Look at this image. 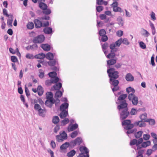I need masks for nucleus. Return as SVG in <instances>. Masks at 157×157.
<instances>
[{"mask_svg": "<svg viewBox=\"0 0 157 157\" xmlns=\"http://www.w3.org/2000/svg\"><path fill=\"white\" fill-rule=\"evenodd\" d=\"M128 104L125 101H124L122 103L117 106V108L120 111V118L124 120L126 118L129 114L127 108Z\"/></svg>", "mask_w": 157, "mask_h": 157, "instance_id": "f257e3e1", "label": "nucleus"}, {"mask_svg": "<svg viewBox=\"0 0 157 157\" xmlns=\"http://www.w3.org/2000/svg\"><path fill=\"white\" fill-rule=\"evenodd\" d=\"M107 72L109 78V82H113L114 81L118 80L116 79L119 77V72L116 71L114 68H112L108 69Z\"/></svg>", "mask_w": 157, "mask_h": 157, "instance_id": "f03ea898", "label": "nucleus"}, {"mask_svg": "<svg viewBox=\"0 0 157 157\" xmlns=\"http://www.w3.org/2000/svg\"><path fill=\"white\" fill-rule=\"evenodd\" d=\"M122 43V38H120L115 43H113L109 45V48L111 49V52H117L118 50V48L116 47H119Z\"/></svg>", "mask_w": 157, "mask_h": 157, "instance_id": "7ed1b4c3", "label": "nucleus"}, {"mask_svg": "<svg viewBox=\"0 0 157 157\" xmlns=\"http://www.w3.org/2000/svg\"><path fill=\"white\" fill-rule=\"evenodd\" d=\"M79 150L81 152L78 157H89V151L87 147L84 146L81 147Z\"/></svg>", "mask_w": 157, "mask_h": 157, "instance_id": "20e7f679", "label": "nucleus"}, {"mask_svg": "<svg viewBox=\"0 0 157 157\" xmlns=\"http://www.w3.org/2000/svg\"><path fill=\"white\" fill-rule=\"evenodd\" d=\"M67 135L65 131H63L59 132V135L56 136V139L59 142H62L67 139Z\"/></svg>", "mask_w": 157, "mask_h": 157, "instance_id": "39448f33", "label": "nucleus"}, {"mask_svg": "<svg viewBox=\"0 0 157 157\" xmlns=\"http://www.w3.org/2000/svg\"><path fill=\"white\" fill-rule=\"evenodd\" d=\"M131 121L130 120H126L122 121V125L125 126L124 129H132L134 127V125L131 124Z\"/></svg>", "mask_w": 157, "mask_h": 157, "instance_id": "423d86ee", "label": "nucleus"}, {"mask_svg": "<svg viewBox=\"0 0 157 157\" xmlns=\"http://www.w3.org/2000/svg\"><path fill=\"white\" fill-rule=\"evenodd\" d=\"M45 39L44 36L43 35H39L37 37H35L33 40V42L34 43H40L43 42Z\"/></svg>", "mask_w": 157, "mask_h": 157, "instance_id": "0eeeda50", "label": "nucleus"}, {"mask_svg": "<svg viewBox=\"0 0 157 157\" xmlns=\"http://www.w3.org/2000/svg\"><path fill=\"white\" fill-rule=\"evenodd\" d=\"M118 3L117 2H114L111 5V6L113 8V11L115 12H123V10L119 7L118 6Z\"/></svg>", "mask_w": 157, "mask_h": 157, "instance_id": "6e6552de", "label": "nucleus"}, {"mask_svg": "<svg viewBox=\"0 0 157 157\" xmlns=\"http://www.w3.org/2000/svg\"><path fill=\"white\" fill-rule=\"evenodd\" d=\"M82 142V139L81 137H78L75 140L71 142V145L72 147H74L75 145H80Z\"/></svg>", "mask_w": 157, "mask_h": 157, "instance_id": "1a4fd4ad", "label": "nucleus"}, {"mask_svg": "<svg viewBox=\"0 0 157 157\" xmlns=\"http://www.w3.org/2000/svg\"><path fill=\"white\" fill-rule=\"evenodd\" d=\"M110 83L114 86V87L113 88H112V86L111 87L113 92L117 91L119 89V87L118 86V85L119 84V81L118 80H115L113 82H110Z\"/></svg>", "mask_w": 157, "mask_h": 157, "instance_id": "9d476101", "label": "nucleus"}, {"mask_svg": "<svg viewBox=\"0 0 157 157\" xmlns=\"http://www.w3.org/2000/svg\"><path fill=\"white\" fill-rule=\"evenodd\" d=\"M78 127V125L76 123L74 124H70L67 127V130L68 132L73 131L76 129Z\"/></svg>", "mask_w": 157, "mask_h": 157, "instance_id": "9b49d317", "label": "nucleus"}, {"mask_svg": "<svg viewBox=\"0 0 157 157\" xmlns=\"http://www.w3.org/2000/svg\"><path fill=\"white\" fill-rule=\"evenodd\" d=\"M126 91L128 94V98H130V97H132L134 95V93L135 92V90L133 88L130 86L127 88Z\"/></svg>", "mask_w": 157, "mask_h": 157, "instance_id": "f8f14e48", "label": "nucleus"}, {"mask_svg": "<svg viewBox=\"0 0 157 157\" xmlns=\"http://www.w3.org/2000/svg\"><path fill=\"white\" fill-rule=\"evenodd\" d=\"M130 98H128L129 100L130 101H132V104L133 105H136L138 102V98L137 97H136L135 95H134L132 97H130Z\"/></svg>", "mask_w": 157, "mask_h": 157, "instance_id": "ddd939ff", "label": "nucleus"}, {"mask_svg": "<svg viewBox=\"0 0 157 157\" xmlns=\"http://www.w3.org/2000/svg\"><path fill=\"white\" fill-rule=\"evenodd\" d=\"M145 122V121L142 120L136 121L133 124L134 126H139L140 127H145L146 125Z\"/></svg>", "mask_w": 157, "mask_h": 157, "instance_id": "4468645a", "label": "nucleus"}, {"mask_svg": "<svg viewBox=\"0 0 157 157\" xmlns=\"http://www.w3.org/2000/svg\"><path fill=\"white\" fill-rule=\"evenodd\" d=\"M48 62V63L49 66H53L55 65L56 64H58V62L57 59H53L52 60Z\"/></svg>", "mask_w": 157, "mask_h": 157, "instance_id": "2eb2a0df", "label": "nucleus"}, {"mask_svg": "<svg viewBox=\"0 0 157 157\" xmlns=\"http://www.w3.org/2000/svg\"><path fill=\"white\" fill-rule=\"evenodd\" d=\"M34 22L35 23L36 28H39L42 27V23L39 20L36 19L34 20Z\"/></svg>", "mask_w": 157, "mask_h": 157, "instance_id": "dca6fc26", "label": "nucleus"}, {"mask_svg": "<svg viewBox=\"0 0 157 157\" xmlns=\"http://www.w3.org/2000/svg\"><path fill=\"white\" fill-rule=\"evenodd\" d=\"M54 104V100H48L47 99L45 102V104L49 108H51L52 105Z\"/></svg>", "mask_w": 157, "mask_h": 157, "instance_id": "f3484780", "label": "nucleus"}, {"mask_svg": "<svg viewBox=\"0 0 157 157\" xmlns=\"http://www.w3.org/2000/svg\"><path fill=\"white\" fill-rule=\"evenodd\" d=\"M9 18L7 19V25L9 27H12V23L13 21V16L10 14V16L8 17Z\"/></svg>", "mask_w": 157, "mask_h": 157, "instance_id": "a211bd4d", "label": "nucleus"}, {"mask_svg": "<svg viewBox=\"0 0 157 157\" xmlns=\"http://www.w3.org/2000/svg\"><path fill=\"white\" fill-rule=\"evenodd\" d=\"M69 146L72 147L71 145V142L70 143L66 142L61 146L60 148L61 149L64 150L67 149Z\"/></svg>", "mask_w": 157, "mask_h": 157, "instance_id": "6ab92c4d", "label": "nucleus"}, {"mask_svg": "<svg viewBox=\"0 0 157 157\" xmlns=\"http://www.w3.org/2000/svg\"><path fill=\"white\" fill-rule=\"evenodd\" d=\"M37 45L36 43H35L32 45L27 46L26 48V49L28 51L30 49L34 50L37 49Z\"/></svg>", "mask_w": 157, "mask_h": 157, "instance_id": "aec40b11", "label": "nucleus"}, {"mask_svg": "<svg viewBox=\"0 0 157 157\" xmlns=\"http://www.w3.org/2000/svg\"><path fill=\"white\" fill-rule=\"evenodd\" d=\"M69 104L67 102H64L63 103L60 107V110L66 111V109L68 108Z\"/></svg>", "mask_w": 157, "mask_h": 157, "instance_id": "412c9836", "label": "nucleus"}, {"mask_svg": "<svg viewBox=\"0 0 157 157\" xmlns=\"http://www.w3.org/2000/svg\"><path fill=\"white\" fill-rule=\"evenodd\" d=\"M127 95L126 94H124L120 96L118 98V100L120 101V104H121L124 101L126 102L124 99L127 97Z\"/></svg>", "mask_w": 157, "mask_h": 157, "instance_id": "4be33fe9", "label": "nucleus"}, {"mask_svg": "<svg viewBox=\"0 0 157 157\" xmlns=\"http://www.w3.org/2000/svg\"><path fill=\"white\" fill-rule=\"evenodd\" d=\"M125 79L127 81L131 82L133 81L134 77L131 74L128 73L127 74L125 77Z\"/></svg>", "mask_w": 157, "mask_h": 157, "instance_id": "5701e85b", "label": "nucleus"}, {"mask_svg": "<svg viewBox=\"0 0 157 157\" xmlns=\"http://www.w3.org/2000/svg\"><path fill=\"white\" fill-rule=\"evenodd\" d=\"M41 47L45 51H48L50 49V46L48 44H42L41 45Z\"/></svg>", "mask_w": 157, "mask_h": 157, "instance_id": "b1692460", "label": "nucleus"}, {"mask_svg": "<svg viewBox=\"0 0 157 157\" xmlns=\"http://www.w3.org/2000/svg\"><path fill=\"white\" fill-rule=\"evenodd\" d=\"M62 111L59 114V116L61 118H65L68 115L67 111L61 110Z\"/></svg>", "mask_w": 157, "mask_h": 157, "instance_id": "393cba45", "label": "nucleus"}, {"mask_svg": "<svg viewBox=\"0 0 157 157\" xmlns=\"http://www.w3.org/2000/svg\"><path fill=\"white\" fill-rule=\"evenodd\" d=\"M116 59H111L107 60V64L109 66L108 68H110L109 66L110 65H114L116 63Z\"/></svg>", "mask_w": 157, "mask_h": 157, "instance_id": "a878e982", "label": "nucleus"}, {"mask_svg": "<svg viewBox=\"0 0 157 157\" xmlns=\"http://www.w3.org/2000/svg\"><path fill=\"white\" fill-rule=\"evenodd\" d=\"M63 92V89L62 91L58 90L55 94V98H58L61 97L62 96Z\"/></svg>", "mask_w": 157, "mask_h": 157, "instance_id": "bb28decb", "label": "nucleus"}, {"mask_svg": "<svg viewBox=\"0 0 157 157\" xmlns=\"http://www.w3.org/2000/svg\"><path fill=\"white\" fill-rule=\"evenodd\" d=\"M43 31L44 32L47 34H51L52 32V29L50 27H46L44 29Z\"/></svg>", "mask_w": 157, "mask_h": 157, "instance_id": "cd10ccee", "label": "nucleus"}, {"mask_svg": "<svg viewBox=\"0 0 157 157\" xmlns=\"http://www.w3.org/2000/svg\"><path fill=\"white\" fill-rule=\"evenodd\" d=\"M62 86V84L60 82L56 83L53 86L54 89L55 90H59Z\"/></svg>", "mask_w": 157, "mask_h": 157, "instance_id": "c85d7f7f", "label": "nucleus"}, {"mask_svg": "<svg viewBox=\"0 0 157 157\" xmlns=\"http://www.w3.org/2000/svg\"><path fill=\"white\" fill-rule=\"evenodd\" d=\"M142 35L143 36L145 37H147L150 35V33L146 29H142Z\"/></svg>", "mask_w": 157, "mask_h": 157, "instance_id": "c756f323", "label": "nucleus"}, {"mask_svg": "<svg viewBox=\"0 0 157 157\" xmlns=\"http://www.w3.org/2000/svg\"><path fill=\"white\" fill-rule=\"evenodd\" d=\"M53 95L51 92H48L46 94V98L48 100H54L53 98Z\"/></svg>", "mask_w": 157, "mask_h": 157, "instance_id": "7c9ffc66", "label": "nucleus"}, {"mask_svg": "<svg viewBox=\"0 0 157 157\" xmlns=\"http://www.w3.org/2000/svg\"><path fill=\"white\" fill-rule=\"evenodd\" d=\"M45 57L48 59L52 60L54 58V55L52 53L49 52L45 55Z\"/></svg>", "mask_w": 157, "mask_h": 157, "instance_id": "2f4dec72", "label": "nucleus"}, {"mask_svg": "<svg viewBox=\"0 0 157 157\" xmlns=\"http://www.w3.org/2000/svg\"><path fill=\"white\" fill-rule=\"evenodd\" d=\"M45 55L43 53H41L35 56V58L43 59L45 57Z\"/></svg>", "mask_w": 157, "mask_h": 157, "instance_id": "473e14b6", "label": "nucleus"}, {"mask_svg": "<svg viewBox=\"0 0 157 157\" xmlns=\"http://www.w3.org/2000/svg\"><path fill=\"white\" fill-rule=\"evenodd\" d=\"M39 6L41 9L44 10L47 8L48 6L47 5L43 2H40L39 4Z\"/></svg>", "mask_w": 157, "mask_h": 157, "instance_id": "72a5a7b5", "label": "nucleus"}, {"mask_svg": "<svg viewBox=\"0 0 157 157\" xmlns=\"http://www.w3.org/2000/svg\"><path fill=\"white\" fill-rule=\"evenodd\" d=\"M37 92L39 96H41L43 94L44 91L43 87L40 86H39L37 87Z\"/></svg>", "mask_w": 157, "mask_h": 157, "instance_id": "f704fd0d", "label": "nucleus"}, {"mask_svg": "<svg viewBox=\"0 0 157 157\" xmlns=\"http://www.w3.org/2000/svg\"><path fill=\"white\" fill-rule=\"evenodd\" d=\"M38 113L39 116L44 117L45 114H44V113L45 112V110L44 109H40L38 111Z\"/></svg>", "mask_w": 157, "mask_h": 157, "instance_id": "c9c22d12", "label": "nucleus"}, {"mask_svg": "<svg viewBox=\"0 0 157 157\" xmlns=\"http://www.w3.org/2000/svg\"><path fill=\"white\" fill-rule=\"evenodd\" d=\"M151 144V142L150 141H147L146 142H144L141 144V147H146L149 146Z\"/></svg>", "mask_w": 157, "mask_h": 157, "instance_id": "e433bc0d", "label": "nucleus"}, {"mask_svg": "<svg viewBox=\"0 0 157 157\" xmlns=\"http://www.w3.org/2000/svg\"><path fill=\"white\" fill-rule=\"evenodd\" d=\"M59 117L57 116H54L52 119V122L55 124H57L59 121Z\"/></svg>", "mask_w": 157, "mask_h": 157, "instance_id": "4c0bfd02", "label": "nucleus"}, {"mask_svg": "<svg viewBox=\"0 0 157 157\" xmlns=\"http://www.w3.org/2000/svg\"><path fill=\"white\" fill-rule=\"evenodd\" d=\"M78 132H79L78 130H76L72 132L70 134L71 137L72 138H75L77 136Z\"/></svg>", "mask_w": 157, "mask_h": 157, "instance_id": "58836bf2", "label": "nucleus"}, {"mask_svg": "<svg viewBox=\"0 0 157 157\" xmlns=\"http://www.w3.org/2000/svg\"><path fill=\"white\" fill-rule=\"evenodd\" d=\"M145 121L147 122H149V124L151 125H153L155 124V121L154 119H145Z\"/></svg>", "mask_w": 157, "mask_h": 157, "instance_id": "ea45409f", "label": "nucleus"}, {"mask_svg": "<svg viewBox=\"0 0 157 157\" xmlns=\"http://www.w3.org/2000/svg\"><path fill=\"white\" fill-rule=\"evenodd\" d=\"M126 129L128 130L127 132H125L128 136H129V134L133 133L136 132V129Z\"/></svg>", "mask_w": 157, "mask_h": 157, "instance_id": "a19ab883", "label": "nucleus"}, {"mask_svg": "<svg viewBox=\"0 0 157 157\" xmlns=\"http://www.w3.org/2000/svg\"><path fill=\"white\" fill-rule=\"evenodd\" d=\"M34 24L33 22H29L27 25V27L28 29H31L34 28Z\"/></svg>", "mask_w": 157, "mask_h": 157, "instance_id": "79ce46f5", "label": "nucleus"}, {"mask_svg": "<svg viewBox=\"0 0 157 157\" xmlns=\"http://www.w3.org/2000/svg\"><path fill=\"white\" fill-rule=\"evenodd\" d=\"M116 52H111V53L109 54L107 56V57L109 59L113 58L115 56V53Z\"/></svg>", "mask_w": 157, "mask_h": 157, "instance_id": "37998d69", "label": "nucleus"}, {"mask_svg": "<svg viewBox=\"0 0 157 157\" xmlns=\"http://www.w3.org/2000/svg\"><path fill=\"white\" fill-rule=\"evenodd\" d=\"M76 153V151L74 150H72L67 154V156L68 157H73Z\"/></svg>", "mask_w": 157, "mask_h": 157, "instance_id": "c03bdc74", "label": "nucleus"}, {"mask_svg": "<svg viewBox=\"0 0 157 157\" xmlns=\"http://www.w3.org/2000/svg\"><path fill=\"white\" fill-rule=\"evenodd\" d=\"M142 134L143 132L142 131H140L136 133L135 134V136L136 138H138L141 137Z\"/></svg>", "mask_w": 157, "mask_h": 157, "instance_id": "a18cd8bd", "label": "nucleus"}, {"mask_svg": "<svg viewBox=\"0 0 157 157\" xmlns=\"http://www.w3.org/2000/svg\"><path fill=\"white\" fill-rule=\"evenodd\" d=\"M48 75L49 76L51 77V78L56 77L57 76V73L55 71L50 72L48 73Z\"/></svg>", "mask_w": 157, "mask_h": 157, "instance_id": "49530a36", "label": "nucleus"}, {"mask_svg": "<svg viewBox=\"0 0 157 157\" xmlns=\"http://www.w3.org/2000/svg\"><path fill=\"white\" fill-rule=\"evenodd\" d=\"M69 120L67 118H65L62 121L61 123L63 125H65L69 122Z\"/></svg>", "mask_w": 157, "mask_h": 157, "instance_id": "de8ad7c7", "label": "nucleus"}, {"mask_svg": "<svg viewBox=\"0 0 157 157\" xmlns=\"http://www.w3.org/2000/svg\"><path fill=\"white\" fill-rule=\"evenodd\" d=\"M26 58L29 59H33L35 58V56L32 54L30 53L27 54L25 56Z\"/></svg>", "mask_w": 157, "mask_h": 157, "instance_id": "09e8293b", "label": "nucleus"}, {"mask_svg": "<svg viewBox=\"0 0 157 157\" xmlns=\"http://www.w3.org/2000/svg\"><path fill=\"white\" fill-rule=\"evenodd\" d=\"M99 33L100 36H101L105 35L106 32L104 29H101L99 31Z\"/></svg>", "mask_w": 157, "mask_h": 157, "instance_id": "8fccbe9b", "label": "nucleus"}, {"mask_svg": "<svg viewBox=\"0 0 157 157\" xmlns=\"http://www.w3.org/2000/svg\"><path fill=\"white\" fill-rule=\"evenodd\" d=\"M51 78L52 83H56L59 81V78L57 76Z\"/></svg>", "mask_w": 157, "mask_h": 157, "instance_id": "3c124183", "label": "nucleus"}, {"mask_svg": "<svg viewBox=\"0 0 157 157\" xmlns=\"http://www.w3.org/2000/svg\"><path fill=\"white\" fill-rule=\"evenodd\" d=\"M143 141V140L142 138H140L138 140H137V149H140L141 147H140L138 145L140 144H141Z\"/></svg>", "mask_w": 157, "mask_h": 157, "instance_id": "603ef678", "label": "nucleus"}, {"mask_svg": "<svg viewBox=\"0 0 157 157\" xmlns=\"http://www.w3.org/2000/svg\"><path fill=\"white\" fill-rule=\"evenodd\" d=\"M122 43L126 45H129L130 43L128 40L126 38H124L123 40L122 39Z\"/></svg>", "mask_w": 157, "mask_h": 157, "instance_id": "864d4df0", "label": "nucleus"}, {"mask_svg": "<svg viewBox=\"0 0 157 157\" xmlns=\"http://www.w3.org/2000/svg\"><path fill=\"white\" fill-rule=\"evenodd\" d=\"M140 46L143 49H145L146 48L145 44L142 41H140L139 43Z\"/></svg>", "mask_w": 157, "mask_h": 157, "instance_id": "5fc2aeb1", "label": "nucleus"}, {"mask_svg": "<svg viewBox=\"0 0 157 157\" xmlns=\"http://www.w3.org/2000/svg\"><path fill=\"white\" fill-rule=\"evenodd\" d=\"M99 39L101 41L103 42H105L107 40L108 37L106 35H105L103 36H101V39L99 37Z\"/></svg>", "mask_w": 157, "mask_h": 157, "instance_id": "6e6d98bb", "label": "nucleus"}, {"mask_svg": "<svg viewBox=\"0 0 157 157\" xmlns=\"http://www.w3.org/2000/svg\"><path fill=\"white\" fill-rule=\"evenodd\" d=\"M147 117V114L146 113H144V114H142L140 116V118L141 120H144V121H145V119H147L146 118Z\"/></svg>", "mask_w": 157, "mask_h": 157, "instance_id": "4d7b16f0", "label": "nucleus"}, {"mask_svg": "<svg viewBox=\"0 0 157 157\" xmlns=\"http://www.w3.org/2000/svg\"><path fill=\"white\" fill-rule=\"evenodd\" d=\"M151 135L152 137L154 139L153 140V143H155V140L157 139V135L155 133L152 132L151 133Z\"/></svg>", "mask_w": 157, "mask_h": 157, "instance_id": "13d9d810", "label": "nucleus"}, {"mask_svg": "<svg viewBox=\"0 0 157 157\" xmlns=\"http://www.w3.org/2000/svg\"><path fill=\"white\" fill-rule=\"evenodd\" d=\"M144 152V151L143 150H139L138 152V155L136 157H143V154Z\"/></svg>", "mask_w": 157, "mask_h": 157, "instance_id": "bf43d9fd", "label": "nucleus"}, {"mask_svg": "<svg viewBox=\"0 0 157 157\" xmlns=\"http://www.w3.org/2000/svg\"><path fill=\"white\" fill-rule=\"evenodd\" d=\"M150 16L151 19V20L153 21H155L156 19L155 15V13L153 11H152L150 15Z\"/></svg>", "mask_w": 157, "mask_h": 157, "instance_id": "052dcab7", "label": "nucleus"}, {"mask_svg": "<svg viewBox=\"0 0 157 157\" xmlns=\"http://www.w3.org/2000/svg\"><path fill=\"white\" fill-rule=\"evenodd\" d=\"M43 13L44 14L48 15L51 13V11L49 9H46L45 10H44Z\"/></svg>", "mask_w": 157, "mask_h": 157, "instance_id": "680f3d73", "label": "nucleus"}, {"mask_svg": "<svg viewBox=\"0 0 157 157\" xmlns=\"http://www.w3.org/2000/svg\"><path fill=\"white\" fill-rule=\"evenodd\" d=\"M34 109L38 111L41 108L40 105L38 104H36L34 105Z\"/></svg>", "mask_w": 157, "mask_h": 157, "instance_id": "e2e57ef3", "label": "nucleus"}, {"mask_svg": "<svg viewBox=\"0 0 157 157\" xmlns=\"http://www.w3.org/2000/svg\"><path fill=\"white\" fill-rule=\"evenodd\" d=\"M60 126L59 125H56L54 128V132L55 133H57L58 131L60 129Z\"/></svg>", "mask_w": 157, "mask_h": 157, "instance_id": "0e129e2a", "label": "nucleus"}, {"mask_svg": "<svg viewBox=\"0 0 157 157\" xmlns=\"http://www.w3.org/2000/svg\"><path fill=\"white\" fill-rule=\"evenodd\" d=\"M39 77L41 78H43L44 76V73L43 71L41 69H40L39 70Z\"/></svg>", "mask_w": 157, "mask_h": 157, "instance_id": "69168bd1", "label": "nucleus"}, {"mask_svg": "<svg viewBox=\"0 0 157 157\" xmlns=\"http://www.w3.org/2000/svg\"><path fill=\"white\" fill-rule=\"evenodd\" d=\"M137 140L136 139H134L131 141L130 144V145H133L135 144H136L137 145Z\"/></svg>", "mask_w": 157, "mask_h": 157, "instance_id": "338daca9", "label": "nucleus"}, {"mask_svg": "<svg viewBox=\"0 0 157 157\" xmlns=\"http://www.w3.org/2000/svg\"><path fill=\"white\" fill-rule=\"evenodd\" d=\"M96 8L97 11L99 12H100L103 10L104 8L102 6H96Z\"/></svg>", "mask_w": 157, "mask_h": 157, "instance_id": "774afa93", "label": "nucleus"}]
</instances>
